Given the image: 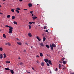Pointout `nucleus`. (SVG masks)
Masks as SVG:
<instances>
[{"label": "nucleus", "mask_w": 74, "mask_h": 74, "mask_svg": "<svg viewBox=\"0 0 74 74\" xmlns=\"http://www.w3.org/2000/svg\"><path fill=\"white\" fill-rule=\"evenodd\" d=\"M19 64H19H19H17V65H18V66H19Z\"/></svg>", "instance_id": "nucleus-57"}, {"label": "nucleus", "mask_w": 74, "mask_h": 74, "mask_svg": "<svg viewBox=\"0 0 74 74\" xmlns=\"http://www.w3.org/2000/svg\"><path fill=\"white\" fill-rule=\"evenodd\" d=\"M36 38L38 39V41H40L41 40V39L39 38V37L38 36H37L36 37Z\"/></svg>", "instance_id": "nucleus-9"}, {"label": "nucleus", "mask_w": 74, "mask_h": 74, "mask_svg": "<svg viewBox=\"0 0 74 74\" xmlns=\"http://www.w3.org/2000/svg\"><path fill=\"white\" fill-rule=\"evenodd\" d=\"M44 60H45V62H46V63L48 62L49 60H48V59H45Z\"/></svg>", "instance_id": "nucleus-5"}, {"label": "nucleus", "mask_w": 74, "mask_h": 74, "mask_svg": "<svg viewBox=\"0 0 74 74\" xmlns=\"http://www.w3.org/2000/svg\"><path fill=\"white\" fill-rule=\"evenodd\" d=\"M52 46L53 48H55L56 47V45L54 43H52Z\"/></svg>", "instance_id": "nucleus-2"}, {"label": "nucleus", "mask_w": 74, "mask_h": 74, "mask_svg": "<svg viewBox=\"0 0 74 74\" xmlns=\"http://www.w3.org/2000/svg\"><path fill=\"white\" fill-rule=\"evenodd\" d=\"M50 46L51 47V50H53V47L51 45H50Z\"/></svg>", "instance_id": "nucleus-6"}, {"label": "nucleus", "mask_w": 74, "mask_h": 74, "mask_svg": "<svg viewBox=\"0 0 74 74\" xmlns=\"http://www.w3.org/2000/svg\"><path fill=\"white\" fill-rule=\"evenodd\" d=\"M3 1H5V0H2Z\"/></svg>", "instance_id": "nucleus-60"}, {"label": "nucleus", "mask_w": 74, "mask_h": 74, "mask_svg": "<svg viewBox=\"0 0 74 74\" xmlns=\"http://www.w3.org/2000/svg\"><path fill=\"white\" fill-rule=\"evenodd\" d=\"M28 36L30 37H31L32 36V34H31L30 33H28Z\"/></svg>", "instance_id": "nucleus-8"}, {"label": "nucleus", "mask_w": 74, "mask_h": 74, "mask_svg": "<svg viewBox=\"0 0 74 74\" xmlns=\"http://www.w3.org/2000/svg\"><path fill=\"white\" fill-rule=\"evenodd\" d=\"M26 45H28V44L27 43H26Z\"/></svg>", "instance_id": "nucleus-55"}, {"label": "nucleus", "mask_w": 74, "mask_h": 74, "mask_svg": "<svg viewBox=\"0 0 74 74\" xmlns=\"http://www.w3.org/2000/svg\"><path fill=\"white\" fill-rule=\"evenodd\" d=\"M3 50V48L2 47H0V51H2Z\"/></svg>", "instance_id": "nucleus-22"}, {"label": "nucleus", "mask_w": 74, "mask_h": 74, "mask_svg": "<svg viewBox=\"0 0 74 74\" xmlns=\"http://www.w3.org/2000/svg\"><path fill=\"white\" fill-rule=\"evenodd\" d=\"M41 65L42 66H44V62H42L41 63Z\"/></svg>", "instance_id": "nucleus-26"}, {"label": "nucleus", "mask_w": 74, "mask_h": 74, "mask_svg": "<svg viewBox=\"0 0 74 74\" xmlns=\"http://www.w3.org/2000/svg\"><path fill=\"white\" fill-rule=\"evenodd\" d=\"M24 52H26V50L25 49L24 50Z\"/></svg>", "instance_id": "nucleus-53"}, {"label": "nucleus", "mask_w": 74, "mask_h": 74, "mask_svg": "<svg viewBox=\"0 0 74 74\" xmlns=\"http://www.w3.org/2000/svg\"><path fill=\"white\" fill-rule=\"evenodd\" d=\"M42 36H44V34H42Z\"/></svg>", "instance_id": "nucleus-47"}, {"label": "nucleus", "mask_w": 74, "mask_h": 74, "mask_svg": "<svg viewBox=\"0 0 74 74\" xmlns=\"http://www.w3.org/2000/svg\"><path fill=\"white\" fill-rule=\"evenodd\" d=\"M16 9L17 10H21V9L19 8H16Z\"/></svg>", "instance_id": "nucleus-29"}, {"label": "nucleus", "mask_w": 74, "mask_h": 74, "mask_svg": "<svg viewBox=\"0 0 74 74\" xmlns=\"http://www.w3.org/2000/svg\"><path fill=\"white\" fill-rule=\"evenodd\" d=\"M0 7H1V5H0Z\"/></svg>", "instance_id": "nucleus-59"}, {"label": "nucleus", "mask_w": 74, "mask_h": 74, "mask_svg": "<svg viewBox=\"0 0 74 74\" xmlns=\"http://www.w3.org/2000/svg\"><path fill=\"white\" fill-rule=\"evenodd\" d=\"M32 16H34V14H32Z\"/></svg>", "instance_id": "nucleus-54"}, {"label": "nucleus", "mask_w": 74, "mask_h": 74, "mask_svg": "<svg viewBox=\"0 0 74 74\" xmlns=\"http://www.w3.org/2000/svg\"><path fill=\"white\" fill-rule=\"evenodd\" d=\"M3 56H4L3 58H5V57H6V55H5V53H4L3 54Z\"/></svg>", "instance_id": "nucleus-19"}, {"label": "nucleus", "mask_w": 74, "mask_h": 74, "mask_svg": "<svg viewBox=\"0 0 74 74\" xmlns=\"http://www.w3.org/2000/svg\"><path fill=\"white\" fill-rule=\"evenodd\" d=\"M28 6L29 8L32 7V3H29L28 4Z\"/></svg>", "instance_id": "nucleus-3"}, {"label": "nucleus", "mask_w": 74, "mask_h": 74, "mask_svg": "<svg viewBox=\"0 0 74 74\" xmlns=\"http://www.w3.org/2000/svg\"><path fill=\"white\" fill-rule=\"evenodd\" d=\"M5 69L6 70H8V71H9L10 70V69H9V68H5Z\"/></svg>", "instance_id": "nucleus-18"}, {"label": "nucleus", "mask_w": 74, "mask_h": 74, "mask_svg": "<svg viewBox=\"0 0 74 74\" xmlns=\"http://www.w3.org/2000/svg\"><path fill=\"white\" fill-rule=\"evenodd\" d=\"M6 63H10V61H6Z\"/></svg>", "instance_id": "nucleus-24"}, {"label": "nucleus", "mask_w": 74, "mask_h": 74, "mask_svg": "<svg viewBox=\"0 0 74 74\" xmlns=\"http://www.w3.org/2000/svg\"><path fill=\"white\" fill-rule=\"evenodd\" d=\"M40 56H41V57H42V56H43V54H42V53H40Z\"/></svg>", "instance_id": "nucleus-13"}, {"label": "nucleus", "mask_w": 74, "mask_h": 74, "mask_svg": "<svg viewBox=\"0 0 74 74\" xmlns=\"http://www.w3.org/2000/svg\"><path fill=\"white\" fill-rule=\"evenodd\" d=\"M28 73H30V72H28Z\"/></svg>", "instance_id": "nucleus-63"}, {"label": "nucleus", "mask_w": 74, "mask_h": 74, "mask_svg": "<svg viewBox=\"0 0 74 74\" xmlns=\"http://www.w3.org/2000/svg\"><path fill=\"white\" fill-rule=\"evenodd\" d=\"M29 29H31V26L30 25H29Z\"/></svg>", "instance_id": "nucleus-28"}, {"label": "nucleus", "mask_w": 74, "mask_h": 74, "mask_svg": "<svg viewBox=\"0 0 74 74\" xmlns=\"http://www.w3.org/2000/svg\"><path fill=\"white\" fill-rule=\"evenodd\" d=\"M40 45L41 46V47H44V44L43 43H40Z\"/></svg>", "instance_id": "nucleus-10"}, {"label": "nucleus", "mask_w": 74, "mask_h": 74, "mask_svg": "<svg viewBox=\"0 0 74 74\" xmlns=\"http://www.w3.org/2000/svg\"><path fill=\"white\" fill-rule=\"evenodd\" d=\"M29 24H30V25L32 24V22H29Z\"/></svg>", "instance_id": "nucleus-33"}, {"label": "nucleus", "mask_w": 74, "mask_h": 74, "mask_svg": "<svg viewBox=\"0 0 74 74\" xmlns=\"http://www.w3.org/2000/svg\"><path fill=\"white\" fill-rule=\"evenodd\" d=\"M46 47H47V48H49V46L48 45H46Z\"/></svg>", "instance_id": "nucleus-16"}, {"label": "nucleus", "mask_w": 74, "mask_h": 74, "mask_svg": "<svg viewBox=\"0 0 74 74\" xmlns=\"http://www.w3.org/2000/svg\"><path fill=\"white\" fill-rule=\"evenodd\" d=\"M71 74H74V72H71Z\"/></svg>", "instance_id": "nucleus-39"}, {"label": "nucleus", "mask_w": 74, "mask_h": 74, "mask_svg": "<svg viewBox=\"0 0 74 74\" xmlns=\"http://www.w3.org/2000/svg\"><path fill=\"white\" fill-rule=\"evenodd\" d=\"M55 71H58V68H56L55 70Z\"/></svg>", "instance_id": "nucleus-40"}, {"label": "nucleus", "mask_w": 74, "mask_h": 74, "mask_svg": "<svg viewBox=\"0 0 74 74\" xmlns=\"http://www.w3.org/2000/svg\"><path fill=\"white\" fill-rule=\"evenodd\" d=\"M0 31H1V29H0Z\"/></svg>", "instance_id": "nucleus-62"}, {"label": "nucleus", "mask_w": 74, "mask_h": 74, "mask_svg": "<svg viewBox=\"0 0 74 74\" xmlns=\"http://www.w3.org/2000/svg\"><path fill=\"white\" fill-rule=\"evenodd\" d=\"M12 19H15V16H12Z\"/></svg>", "instance_id": "nucleus-14"}, {"label": "nucleus", "mask_w": 74, "mask_h": 74, "mask_svg": "<svg viewBox=\"0 0 74 74\" xmlns=\"http://www.w3.org/2000/svg\"><path fill=\"white\" fill-rule=\"evenodd\" d=\"M44 29H46V26H45Z\"/></svg>", "instance_id": "nucleus-46"}, {"label": "nucleus", "mask_w": 74, "mask_h": 74, "mask_svg": "<svg viewBox=\"0 0 74 74\" xmlns=\"http://www.w3.org/2000/svg\"><path fill=\"white\" fill-rule=\"evenodd\" d=\"M23 64V63L22 62H20L19 63V64L21 65V66H22Z\"/></svg>", "instance_id": "nucleus-30"}, {"label": "nucleus", "mask_w": 74, "mask_h": 74, "mask_svg": "<svg viewBox=\"0 0 74 74\" xmlns=\"http://www.w3.org/2000/svg\"><path fill=\"white\" fill-rule=\"evenodd\" d=\"M45 32H47V33H48V30L46 29Z\"/></svg>", "instance_id": "nucleus-36"}, {"label": "nucleus", "mask_w": 74, "mask_h": 74, "mask_svg": "<svg viewBox=\"0 0 74 74\" xmlns=\"http://www.w3.org/2000/svg\"><path fill=\"white\" fill-rule=\"evenodd\" d=\"M31 48H33V46H31Z\"/></svg>", "instance_id": "nucleus-52"}, {"label": "nucleus", "mask_w": 74, "mask_h": 74, "mask_svg": "<svg viewBox=\"0 0 74 74\" xmlns=\"http://www.w3.org/2000/svg\"><path fill=\"white\" fill-rule=\"evenodd\" d=\"M32 70H33L34 71V68L32 67Z\"/></svg>", "instance_id": "nucleus-41"}, {"label": "nucleus", "mask_w": 74, "mask_h": 74, "mask_svg": "<svg viewBox=\"0 0 74 74\" xmlns=\"http://www.w3.org/2000/svg\"><path fill=\"white\" fill-rule=\"evenodd\" d=\"M66 61H64L62 62V63H63V64H66Z\"/></svg>", "instance_id": "nucleus-25"}, {"label": "nucleus", "mask_w": 74, "mask_h": 74, "mask_svg": "<svg viewBox=\"0 0 74 74\" xmlns=\"http://www.w3.org/2000/svg\"><path fill=\"white\" fill-rule=\"evenodd\" d=\"M37 5H38V4H37Z\"/></svg>", "instance_id": "nucleus-64"}, {"label": "nucleus", "mask_w": 74, "mask_h": 74, "mask_svg": "<svg viewBox=\"0 0 74 74\" xmlns=\"http://www.w3.org/2000/svg\"><path fill=\"white\" fill-rule=\"evenodd\" d=\"M46 39V38L45 37L43 38V41H45V40Z\"/></svg>", "instance_id": "nucleus-21"}, {"label": "nucleus", "mask_w": 74, "mask_h": 74, "mask_svg": "<svg viewBox=\"0 0 74 74\" xmlns=\"http://www.w3.org/2000/svg\"><path fill=\"white\" fill-rule=\"evenodd\" d=\"M9 33H10V34H11L12 33V30H13V27H12L10 26L9 27Z\"/></svg>", "instance_id": "nucleus-1"}, {"label": "nucleus", "mask_w": 74, "mask_h": 74, "mask_svg": "<svg viewBox=\"0 0 74 74\" xmlns=\"http://www.w3.org/2000/svg\"><path fill=\"white\" fill-rule=\"evenodd\" d=\"M16 39L17 40H18V41H19V40H20L18 38H17Z\"/></svg>", "instance_id": "nucleus-49"}, {"label": "nucleus", "mask_w": 74, "mask_h": 74, "mask_svg": "<svg viewBox=\"0 0 74 74\" xmlns=\"http://www.w3.org/2000/svg\"><path fill=\"white\" fill-rule=\"evenodd\" d=\"M10 72L12 74H13L14 73V71L12 70H10Z\"/></svg>", "instance_id": "nucleus-12"}, {"label": "nucleus", "mask_w": 74, "mask_h": 74, "mask_svg": "<svg viewBox=\"0 0 74 74\" xmlns=\"http://www.w3.org/2000/svg\"><path fill=\"white\" fill-rule=\"evenodd\" d=\"M63 70H64V68H63Z\"/></svg>", "instance_id": "nucleus-61"}, {"label": "nucleus", "mask_w": 74, "mask_h": 74, "mask_svg": "<svg viewBox=\"0 0 74 74\" xmlns=\"http://www.w3.org/2000/svg\"><path fill=\"white\" fill-rule=\"evenodd\" d=\"M7 18H10V15H8L6 16Z\"/></svg>", "instance_id": "nucleus-20"}, {"label": "nucleus", "mask_w": 74, "mask_h": 74, "mask_svg": "<svg viewBox=\"0 0 74 74\" xmlns=\"http://www.w3.org/2000/svg\"><path fill=\"white\" fill-rule=\"evenodd\" d=\"M64 60V58H62V61H63V60Z\"/></svg>", "instance_id": "nucleus-51"}, {"label": "nucleus", "mask_w": 74, "mask_h": 74, "mask_svg": "<svg viewBox=\"0 0 74 74\" xmlns=\"http://www.w3.org/2000/svg\"><path fill=\"white\" fill-rule=\"evenodd\" d=\"M2 13L1 12H0V14H2Z\"/></svg>", "instance_id": "nucleus-58"}, {"label": "nucleus", "mask_w": 74, "mask_h": 74, "mask_svg": "<svg viewBox=\"0 0 74 74\" xmlns=\"http://www.w3.org/2000/svg\"><path fill=\"white\" fill-rule=\"evenodd\" d=\"M5 27H9L8 25H5Z\"/></svg>", "instance_id": "nucleus-38"}, {"label": "nucleus", "mask_w": 74, "mask_h": 74, "mask_svg": "<svg viewBox=\"0 0 74 74\" xmlns=\"http://www.w3.org/2000/svg\"><path fill=\"white\" fill-rule=\"evenodd\" d=\"M0 59H2L3 58V55H2V54L0 55Z\"/></svg>", "instance_id": "nucleus-15"}, {"label": "nucleus", "mask_w": 74, "mask_h": 74, "mask_svg": "<svg viewBox=\"0 0 74 74\" xmlns=\"http://www.w3.org/2000/svg\"><path fill=\"white\" fill-rule=\"evenodd\" d=\"M8 45H11V44H10V43L8 42Z\"/></svg>", "instance_id": "nucleus-34"}, {"label": "nucleus", "mask_w": 74, "mask_h": 74, "mask_svg": "<svg viewBox=\"0 0 74 74\" xmlns=\"http://www.w3.org/2000/svg\"><path fill=\"white\" fill-rule=\"evenodd\" d=\"M33 12L32 11H31L30 12V13L31 14H33Z\"/></svg>", "instance_id": "nucleus-37"}, {"label": "nucleus", "mask_w": 74, "mask_h": 74, "mask_svg": "<svg viewBox=\"0 0 74 74\" xmlns=\"http://www.w3.org/2000/svg\"><path fill=\"white\" fill-rule=\"evenodd\" d=\"M17 44H18V45H22V43L21 42H17Z\"/></svg>", "instance_id": "nucleus-11"}, {"label": "nucleus", "mask_w": 74, "mask_h": 74, "mask_svg": "<svg viewBox=\"0 0 74 74\" xmlns=\"http://www.w3.org/2000/svg\"><path fill=\"white\" fill-rule=\"evenodd\" d=\"M39 56H38V55L36 56L37 58H39Z\"/></svg>", "instance_id": "nucleus-42"}, {"label": "nucleus", "mask_w": 74, "mask_h": 74, "mask_svg": "<svg viewBox=\"0 0 74 74\" xmlns=\"http://www.w3.org/2000/svg\"><path fill=\"white\" fill-rule=\"evenodd\" d=\"M16 12H17V13H19V10H16Z\"/></svg>", "instance_id": "nucleus-27"}, {"label": "nucleus", "mask_w": 74, "mask_h": 74, "mask_svg": "<svg viewBox=\"0 0 74 74\" xmlns=\"http://www.w3.org/2000/svg\"><path fill=\"white\" fill-rule=\"evenodd\" d=\"M32 18L33 20H35V19H36L37 18V17L36 16H32Z\"/></svg>", "instance_id": "nucleus-4"}, {"label": "nucleus", "mask_w": 74, "mask_h": 74, "mask_svg": "<svg viewBox=\"0 0 74 74\" xmlns=\"http://www.w3.org/2000/svg\"><path fill=\"white\" fill-rule=\"evenodd\" d=\"M5 45H8V43H6L5 44Z\"/></svg>", "instance_id": "nucleus-50"}, {"label": "nucleus", "mask_w": 74, "mask_h": 74, "mask_svg": "<svg viewBox=\"0 0 74 74\" xmlns=\"http://www.w3.org/2000/svg\"><path fill=\"white\" fill-rule=\"evenodd\" d=\"M32 23H34H34H35V22H32Z\"/></svg>", "instance_id": "nucleus-44"}, {"label": "nucleus", "mask_w": 74, "mask_h": 74, "mask_svg": "<svg viewBox=\"0 0 74 74\" xmlns=\"http://www.w3.org/2000/svg\"><path fill=\"white\" fill-rule=\"evenodd\" d=\"M23 1V0H19V1Z\"/></svg>", "instance_id": "nucleus-48"}, {"label": "nucleus", "mask_w": 74, "mask_h": 74, "mask_svg": "<svg viewBox=\"0 0 74 74\" xmlns=\"http://www.w3.org/2000/svg\"><path fill=\"white\" fill-rule=\"evenodd\" d=\"M3 36L4 38H6V36H5V34H3Z\"/></svg>", "instance_id": "nucleus-17"}, {"label": "nucleus", "mask_w": 74, "mask_h": 74, "mask_svg": "<svg viewBox=\"0 0 74 74\" xmlns=\"http://www.w3.org/2000/svg\"><path fill=\"white\" fill-rule=\"evenodd\" d=\"M48 62L50 64L52 65V62H51V60H49Z\"/></svg>", "instance_id": "nucleus-7"}, {"label": "nucleus", "mask_w": 74, "mask_h": 74, "mask_svg": "<svg viewBox=\"0 0 74 74\" xmlns=\"http://www.w3.org/2000/svg\"><path fill=\"white\" fill-rule=\"evenodd\" d=\"M24 10H25V11H27V9H23Z\"/></svg>", "instance_id": "nucleus-43"}, {"label": "nucleus", "mask_w": 74, "mask_h": 74, "mask_svg": "<svg viewBox=\"0 0 74 74\" xmlns=\"http://www.w3.org/2000/svg\"><path fill=\"white\" fill-rule=\"evenodd\" d=\"M11 11H12V12H14V9H12L11 10Z\"/></svg>", "instance_id": "nucleus-32"}, {"label": "nucleus", "mask_w": 74, "mask_h": 74, "mask_svg": "<svg viewBox=\"0 0 74 74\" xmlns=\"http://www.w3.org/2000/svg\"><path fill=\"white\" fill-rule=\"evenodd\" d=\"M36 62L37 63H39V62H38V60H37L36 61Z\"/></svg>", "instance_id": "nucleus-45"}, {"label": "nucleus", "mask_w": 74, "mask_h": 74, "mask_svg": "<svg viewBox=\"0 0 74 74\" xmlns=\"http://www.w3.org/2000/svg\"><path fill=\"white\" fill-rule=\"evenodd\" d=\"M59 68H60L61 67V64H59Z\"/></svg>", "instance_id": "nucleus-31"}, {"label": "nucleus", "mask_w": 74, "mask_h": 74, "mask_svg": "<svg viewBox=\"0 0 74 74\" xmlns=\"http://www.w3.org/2000/svg\"><path fill=\"white\" fill-rule=\"evenodd\" d=\"M18 59H21V58H20V57H19Z\"/></svg>", "instance_id": "nucleus-56"}, {"label": "nucleus", "mask_w": 74, "mask_h": 74, "mask_svg": "<svg viewBox=\"0 0 74 74\" xmlns=\"http://www.w3.org/2000/svg\"><path fill=\"white\" fill-rule=\"evenodd\" d=\"M47 64L48 66H49V64L48 63H47Z\"/></svg>", "instance_id": "nucleus-35"}, {"label": "nucleus", "mask_w": 74, "mask_h": 74, "mask_svg": "<svg viewBox=\"0 0 74 74\" xmlns=\"http://www.w3.org/2000/svg\"><path fill=\"white\" fill-rule=\"evenodd\" d=\"M13 23L17 25V22H16V21H14V22H13Z\"/></svg>", "instance_id": "nucleus-23"}]
</instances>
